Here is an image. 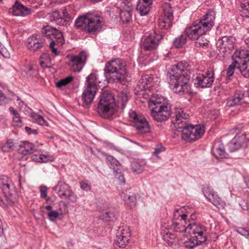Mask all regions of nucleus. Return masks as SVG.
Listing matches in <instances>:
<instances>
[{
    "mask_svg": "<svg viewBox=\"0 0 249 249\" xmlns=\"http://www.w3.org/2000/svg\"><path fill=\"white\" fill-rule=\"evenodd\" d=\"M188 118V114L185 113L182 108H177L171 118V123L177 131L181 132L183 140L187 142L197 140L203 135L204 126L200 124L189 125L186 122Z\"/></svg>",
    "mask_w": 249,
    "mask_h": 249,
    "instance_id": "obj_1",
    "label": "nucleus"
},
{
    "mask_svg": "<svg viewBox=\"0 0 249 249\" xmlns=\"http://www.w3.org/2000/svg\"><path fill=\"white\" fill-rule=\"evenodd\" d=\"M188 67L187 62L181 61L172 66L168 71L169 83L172 90L179 95L191 93L188 83L190 76L185 71Z\"/></svg>",
    "mask_w": 249,
    "mask_h": 249,
    "instance_id": "obj_2",
    "label": "nucleus"
},
{
    "mask_svg": "<svg viewBox=\"0 0 249 249\" xmlns=\"http://www.w3.org/2000/svg\"><path fill=\"white\" fill-rule=\"evenodd\" d=\"M215 18V12L211 10L203 16L201 19L195 21L192 26L185 30L188 38L196 40L210 31L214 25Z\"/></svg>",
    "mask_w": 249,
    "mask_h": 249,
    "instance_id": "obj_3",
    "label": "nucleus"
},
{
    "mask_svg": "<svg viewBox=\"0 0 249 249\" xmlns=\"http://www.w3.org/2000/svg\"><path fill=\"white\" fill-rule=\"evenodd\" d=\"M104 25L102 17L91 14H87L79 17L75 22V27L81 29L85 33L95 35L100 32Z\"/></svg>",
    "mask_w": 249,
    "mask_h": 249,
    "instance_id": "obj_4",
    "label": "nucleus"
},
{
    "mask_svg": "<svg viewBox=\"0 0 249 249\" xmlns=\"http://www.w3.org/2000/svg\"><path fill=\"white\" fill-rule=\"evenodd\" d=\"M42 32L44 35L43 36L41 37L37 35L28 39V47L29 49L33 51L40 50L45 45V37L50 39L51 41L57 40V42L59 43L62 42L64 38L63 34L60 31L49 26L44 27Z\"/></svg>",
    "mask_w": 249,
    "mask_h": 249,
    "instance_id": "obj_5",
    "label": "nucleus"
},
{
    "mask_svg": "<svg viewBox=\"0 0 249 249\" xmlns=\"http://www.w3.org/2000/svg\"><path fill=\"white\" fill-rule=\"evenodd\" d=\"M149 105L151 108V115L156 121L162 122L166 121L170 117L171 106L163 98H153L150 100Z\"/></svg>",
    "mask_w": 249,
    "mask_h": 249,
    "instance_id": "obj_6",
    "label": "nucleus"
},
{
    "mask_svg": "<svg viewBox=\"0 0 249 249\" xmlns=\"http://www.w3.org/2000/svg\"><path fill=\"white\" fill-rule=\"evenodd\" d=\"M127 67L125 60L116 58L108 61L104 69L105 73L114 74L109 79L110 82H119L124 78L127 74Z\"/></svg>",
    "mask_w": 249,
    "mask_h": 249,
    "instance_id": "obj_7",
    "label": "nucleus"
},
{
    "mask_svg": "<svg viewBox=\"0 0 249 249\" xmlns=\"http://www.w3.org/2000/svg\"><path fill=\"white\" fill-rule=\"evenodd\" d=\"M117 111L114 96L107 91H104L101 96L97 107V112L102 117L108 118Z\"/></svg>",
    "mask_w": 249,
    "mask_h": 249,
    "instance_id": "obj_8",
    "label": "nucleus"
},
{
    "mask_svg": "<svg viewBox=\"0 0 249 249\" xmlns=\"http://www.w3.org/2000/svg\"><path fill=\"white\" fill-rule=\"evenodd\" d=\"M187 226L188 227V232L189 233V236L196 235L198 232H201L202 235L198 237V241L196 242L194 241H188L187 242L185 237V234L183 235V237L181 238V240L184 244L185 246L189 249H192L195 247L201 244L202 243L205 242L207 239V232L206 228L203 225L199 224H196L195 222H190L189 221V224Z\"/></svg>",
    "mask_w": 249,
    "mask_h": 249,
    "instance_id": "obj_9",
    "label": "nucleus"
},
{
    "mask_svg": "<svg viewBox=\"0 0 249 249\" xmlns=\"http://www.w3.org/2000/svg\"><path fill=\"white\" fill-rule=\"evenodd\" d=\"M188 213L185 207L176 209L173 215V228L177 232L188 233V223L186 217Z\"/></svg>",
    "mask_w": 249,
    "mask_h": 249,
    "instance_id": "obj_10",
    "label": "nucleus"
},
{
    "mask_svg": "<svg viewBox=\"0 0 249 249\" xmlns=\"http://www.w3.org/2000/svg\"><path fill=\"white\" fill-rule=\"evenodd\" d=\"M96 81V76L93 73L87 78L86 87L82 95V100L85 106L91 104L94 98L97 90Z\"/></svg>",
    "mask_w": 249,
    "mask_h": 249,
    "instance_id": "obj_11",
    "label": "nucleus"
},
{
    "mask_svg": "<svg viewBox=\"0 0 249 249\" xmlns=\"http://www.w3.org/2000/svg\"><path fill=\"white\" fill-rule=\"evenodd\" d=\"M214 73L212 70H208L204 74L199 73L193 78L195 86L197 88H210L214 81Z\"/></svg>",
    "mask_w": 249,
    "mask_h": 249,
    "instance_id": "obj_12",
    "label": "nucleus"
},
{
    "mask_svg": "<svg viewBox=\"0 0 249 249\" xmlns=\"http://www.w3.org/2000/svg\"><path fill=\"white\" fill-rule=\"evenodd\" d=\"M128 114L130 121L134 122V125L139 133L144 134L150 131L149 124L143 116L138 115L135 111L129 112Z\"/></svg>",
    "mask_w": 249,
    "mask_h": 249,
    "instance_id": "obj_13",
    "label": "nucleus"
},
{
    "mask_svg": "<svg viewBox=\"0 0 249 249\" xmlns=\"http://www.w3.org/2000/svg\"><path fill=\"white\" fill-rule=\"evenodd\" d=\"M235 38L232 36H224L219 38L216 42V47L220 53L229 54L234 49Z\"/></svg>",
    "mask_w": 249,
    "mask_h": 249,
    "instance_id": "obj_14",
    "label": "nucleus"
},
{
    "mask_svg": "<svg viewBox=\"0 0 249 249\" xmlns=\"http://www.w3.org/2000/svg\"><path fill=\"white\" fill-rule=\"evenodd\" d=\"M87 57V54L84 52H81L77 55L71 56L68 65L71 71L73 72L80 71L86 64Z\"/></svg>",
    "mask_w": 249,
    "mask_h": 249,
    "instance_id": "obj_15",
    "label": "nucleus"
},
{
    "mask_svg": "<svg viewBox=\"0 0 249 249\" xmlns=\"http://www.w3.org/2000/svg\"><path fill=\"white\" fill-rule=\"evenodd\" d=\"M0 188L6 198H8L11 203H14L16 201V197L13 196L15 192L14 185L12 181L6 176H2L0 178Z\"/></svg>",
    "mask_w": 249,
    "mask_h": 249,
    "instance_id": "obj_16",
    "label": "nucleus"
},
{
    "mask_svg": "<svg viewBox=\"0 0 249 249\" xmlns=\"http://www.w3.org/2000/svg\"><path fill=\"white\" fill-rule=\"evenodd\" d=\"M162 36L155 32L150 33L144 37L142 42L141 48L144 51H152L156 49Z\"/></svg>",
    "mask_w": 249,
    "mask_h": 249,
    "instance_id": "obj_17",
    "label": "nucleus"
},
{
    "mask_svg": "<svg viewBox=\"0 0 249 249\" xmlns=\"http://www.w3.org/2000/svg\"><path fill=\"white\" fill-rule=\"evenodd\" d=\"M130 238V231L128 227L119 228L114 239L115 244L120 248H124L128 243Z\"/></svg>",
    "mask_w": 249,
    "mask_h": 249,
    "instance_id": "obj_18",
    "label": "nucleus"
},
{
    "mask_svg": "<svg viewBox=\"0 0 249 249\" xmlns=\"http://www.w3.org/2000/svg\"><path fill=\"white\" fill-rule=\"evenodd\" d=\"M158 82L159 83L158 78L156 77L154 78L150 75H146L142 77L137 85V88L138 90L141 91L146 90L152 86H158L159 85Z\"/></svg>",
    "mask_w": 249,
    "mask_h": 249,
    "instance_id": "obj_19",
    "label": "nucleus"
},
{
    "mask_svg": "<svg viewBox=\"0 0 249 249\" xmlns=\"http://www.w3.org/2000/svg\"><path fill=\"white\" fill-rule=\"evenodd\" d=\"M32 10L16 1L9 10V13L14 16L25 17L31 14Z\"/></svg>",
    "mask_w": 249,
    "mask_h": 249,
    "instance_id": "obj_20",
    "label": "nucleus"
},
{
    "mask_svg": "<svg viewBox=\"0 0 249 249\" xmlns=\"http://www.w3.org/2000/svg\"><path fill=\"white\" fill-rule=\"evenodd\" d=\"M205 196L215 206L218 208H223L225 206V202L219 197L217 194L213 191H210L208 188L204 190Z\"/></svg>",
    "mask_w": 249,
    "mask_h": 249,
    "instance_id": "obj_21",
    "label": "nucleus"
},
{
    "mask_svg": "<svg viewBox=\"0 0 249 249\" xmlns=\"http://www.w3.org/2000/svg\"><path fill=\"white\" fill-rule=\"evenodd\" d=\"M133 9L131 5H124L120 11V18L124 23L129 22L132 18Z\"/></svg>",
    "mask_w": 249,
    "mask_h": 249,
    "instance_id": "obj_22",
    "label": "nucleus"
},
{
    "mask_svg": "<svg viewBox=\"0 0 249 249\" xmlns=\"http://www.w3.org/2000/svg\"><path fill=\"white\" fill-rule=\"evenodd\" d=\"M247 103L244 94L241 92L235 93L233 96L229 98L226 103L227 107H233Z\"/></svg>",
    "mask_w": 249,
    "mask_h": 249,
    "instance_id": "obj_23",
    "label": "nucleus"
},
{
    "mask_svg": "<svg viewBox=\"0 0 249 249\" xmlns=\"http://www.w3.org/2000/svg\"><path fill=\"white\" fill-rule=\"evenodd\" d=\"M121 197L124 201V203L130 206V207L135 206L136 205L137 198V196L134 193L128 191H126L125 193H122Z\"/></svg>",
    "mask_w": 249,
    "mask_h": 249,
    "instance_id": "obj_24",
    "label": "nucleus"
},
{
    "mask_svg": "<svg viewBox=\"0 0 249 249\" xmlns=\"http://www.w3.org/2000/svg\"><path fill=\"white\" fill-rule=\"evenodd\" d=\"M53 190L57 192L59 196L64 198L66 195H67V193L71 190V188L65 182L59 181L57 184L54 187Z\"/></svg>",
    "mask_w": 249,
    "mask_h": 249,
    "instance_id": "obj_25",
    "label": "nucleus"
},
{
    "mask_svg": "<svg viewBox=\"0 0 249 249\" xmlns=\"http://www.w3.org/2000/svg\"><path fill=\"white\" fill-rule=\"evenodd\" d=\"M249 58V51L246 50H236L233 55V60H237L240 62V65L241 63L247 60Z\"/></svg>",
    "mask_w": 249,
    "mask_h": 249,
    "instance_id": "obj_26",
    "label": "nucleus"
},
{
    "mask_svg": "<svg viewBox=\"0 0 249 249\" xmlns=\"http://www.w3.org/2000/svg\"><path fill=\"white\" fill-rule=\"evenodd\" d=\"M212 152L217 159H225L228 157V154L225 151L223 144L215 145L212 149Z\"/></svg>",
    "mask_w": 249,
    "mask_h": 249,
    "instance_id": "obj_27",
    "label": "nucleus"
},
{
    "mask_svg": "<svg viewBox=\"0 0 249 249\" xmlns=\"http://www.w3.org/2000/svg\"><path fill=\"white\" fill-rule=\"evenodd\" d=\"M145 165L146 162L143 160H135L131 163V169L134 173L141 174L144 171Z\"/></svg>",
    "mask_w": 249,
    "mask_h": 249,
    "instance_id": "obj_28",
    "label": "nucleus"
},
{
    "mask_svg": "<svg viewBox=\"0 0 249 249\" xmlns=\"http://www.w3.org/2000/svg\"><path fill=\"white\" fill-rule=\"evenodd\" d=\"M152 3L139 0L136 9L141 16H145L149 12Z\"/></svg>",
    "mask_w": 249,
    "mask_h": 249,
    "instance_id": "obj_29",
    "label": "nucleus"
},
{
    "mask_svg": "<svg viewBox=\"0 0 249 249\" xmlns=\"http://www.w3.org/2000/svg\"><path fill=\"white\" fill-rule=\"evenodd\" d=\"M173 18L161 15L159 19V25L161 29H168L172 25Z\"/></svg>",
    "mask_w": 249,
    "mask_h": 249,
    "instance_id": "obj_30",
    "label": "nucleus"
},
{
    "mask_svg": "<svg viewBox=\"0 0 249 249\" xmlns=\"http://www.w3.org/2000/svg\"><path fill=\"white\" fill-rule=\"evenodd\" d=\"M51 21H53L56 24L64 26L66 25L69 21L67 18L62 17L59 12L55 11L52 14Z\"/></svg>",
    "mask_w": 249,
    "mask_h": 249,
    "instance_id": "obj_31",
    "label": "nucleus"
},
{
    "mask_svg": "<svg viewBox=\"0 0 249 249\" xmlns=\"http://www.w3.org/2000/svg\"><path fill=\"white\" fill-rule=\"evenodd\" d=\"M35 150L34 145L29 142H24L20 145L19 152L23 155L33 153Z\"/></svg>",
    "mask_w": 249,
    "mask_h": 249,
    "instance_id": "obj_32",
    "label": "nucleus"
},
{
    "mask_svg": "<svg viewBox=\"0 0 249 249\" xmlns=\"http://www.w3.org/2000/svg\"><path fill=\"white\" fill-rule=\"evenodd\" d=\"M241 75L245 78H249V58L243 62L242 64L238 65Z\"/></svg>",
    "mask_w": 249,
    "mask_h": 249,
    "instance_id": "obj_33",
    "label": "nucleus"
},
{
    "mask_svg": "<svg viewBox=\"0 0 249 249\" xmlns=\"http://www.w3.org/2000/svg\"><path fill=\"white\" fill-rule=\"evenodd\" d=\"M106 159L107 161L110 165V167L114 170V172L119 170V167L120 166L119 162L114 157L110 155H107Z\"/></svg>",
    "mask_w": 249,
    "mask_h": 249,
    "instance_id": "obj_34",
    "label": "nucleus"
},
{
    "mask_svg": "<svg viewBox=\"0 0 249 249\" xmlns=\"http://www.w3.org/2000/svg\"><path fill=\"white\" fill-rule=\"evenodd\" d=\"M186 34H182L176 38L174 41V45L178 48H181L186 42Z\"/></svg>",
    "mask_w": 249,
    "mask_h": 249,
    "instance_id": "obj_35",
    "label": "nucleus"
},
{
    "mask_svg": "<svg viewBox=\"0 0 249 249\" xmlns=\"http://www.w3.org/2000/svg\"><path fill=\"white\" fill-rule=\"evenodd\" d=\"M117 214V212H115L114 211L112 210H109L101 214L100 216V217L104 221L108 222L115 218Z\"/></svg>",
    "mask_w": 249,
    "mask_h": 249,
    "instance_id": "obj_36",
    "label": "nucleus"
},
{
    "mask_svg": "<svg viewBox=\"0 0 249 249\" xmlns=\"http://www.w3.org/2000/svg\"><path fill=\"white\" fill-rule=\"evenodd\" d=\"M31 117L33 121L41 125L48 126L47 122L40 115L36 113H32L31 114Z\"/></svg>",
    "mask_w": 249,
    "mask_h": 249,
    "instance_id": "obj_37",
    "label": "nucleus"
},
{
    "mask_svg": "<svg viewBox=\"0 0 249 249\" xmlns=\"http://www.w3.org/2000/svg\"><path fill=\"white\" fill-rule=\"evenodd\" d=\"M128 101V97L125 93L121 92L118 95V106H120L122 109L125 107L126 104Z\"/></svg>",
    "mask_w": 249,
    "mask_h": 249,
    "instance_id": "obj_38",
    "label": "nucleus"
},
{
    "mask_svg": "<svg viewBox=\"0 0 249 249\" xmlns=\"http://www.w3.org/2000/svg\"><path fill=\"white\" fill-rule=\"evenodd\" d=\"M162 8L163 13L161 15L173 18V10L170 3L167 2L163 3Z\"/></svg>",
    "mask_w": 249,
    "mask_h": 249,
    "instance_id": "obj_39",
    "label": "nucleus"
},
{
    "mask_svg": "<svg viewBox=\"0 0 249 249\" xmlns=\"http://www.w3.org/2000/svg\"><path fill=\"white\" fill-rule=\"evenodd\" d=\"M243 138L239 136H235L231 141L230 144L231 147L233 148L231 151H234L238 149L242 146V140Z\"/></svg>",
    "mask_w": 249,
    "mask_h": 249,
    "instance_id": "obj_40",
    "label": "nucleus"
},
{
    "mask_svg": "<svg viewBox=\"0 0 249 249\" xmlns=\"http://www.w3.org/2000/svg\"><path fill=\"white\" fill-rule=\"evenodd\" d=\"M241 15L249 18V0H244L241 3Z\"/></svg>",
    "mask_w": 249,
    "mask_h": 249,
    "instance_id": "obj_41",
    "label": "nucleus"
},
{
    "mask_svg": "<svg viewBox=\"0 0 249 249\" xmlns=\"http://www.w3.org/2000/svg\"><path fill=\"white\" fill-rule=\"evenodd\" d=\"M64 43V39L63 38V41L61 43H58L57 42V40H53L51 41L49 44V46L50 49H51V52L53 53L55 55H58L59 54V52L57 51V49L54 48V45L61 46Z\"/></svg>",
    "mask_w": 249,
    "mask_h": 249,
    "instance_id": "obj_42",
    "label": "nucleus"
},
{
    "mask_svg": "<svg viewBox=\"0 0 249 249\" xmlns=\"http://www.w3.org/2000/svg\"><path fill=\"white\" fill-rule=\"evenodd\" d=\"M240 62L237 60H234L231 64L227 70V74L228 76H231L234 73L235 68L238 69V65H240Z\"/></svg>",
    "mask_w": 249,
    "mask_h": 249,
    "instance_id": "obj_43",
    "label": "nucleus"
},
{
    "mask_svg": "<svg viewBox=\"0 0 249 249\" xmlns=\"http://www.w3.org/2000/svg\"><path fill=\"white\" fill-rule=\"evenodd\" d=\"M73 80L72 76H68L65 79H61L56 83L57 88H61L70 83Z\"/></svg>",
    "mask_w": 249,
    "mask_h": 249,
    "instance_id": "obj_44",
    "label": "nucleus"
},
{
    "mask_svg": "<svg viewBox=\"0 0 249 249\" xmlns=\"http://www.w3.org/2000/svg\"><path fill=\"white\" fill-rule=\"evenodd\" d=\"M197 41L196 42V46L197 47H204L208 45L209 43V40L204 37V36H200L198 38V39H196Z\"/></svg>",
    "mask_w": 249,
    "mask_h": 249,
    "instance_id": "obj_45",
    "label": "nucleus"
},
{
    "mask_svg": "<svg viewBox=\"0 0 249 249\" xmlns=\"http://www.w3.org/2000/svg\"><path fill=\"white\" fill-rule=\"evenodd\" d=\"M63 199H68L71 202H75L77 201V196L74 192L71 189Z\"/></svg>",
    "mask_w": 249,
    "mask_h": 249,
    "instance_id": "obj_46",
    "label": "nucleus"
},
{
    "mask_svg": "<svg viewBox=\"0 0 249 249\" xmlns=\"http://www.w3.org/2000/svg\"><path fill=\"white\" fill-rule=\"evenodd\" d=\"M202 235V233L201 232H198L197 233H196V235H190L189 236L187 234H185V237L186 238V241H194L195 242H196V241H198L197 239H198V237L201 236Z\"/></svg>",
    "mask_w": 249,
    "mask_h": 249,
    "instance_id": "obj_47",
    "label": "nucleus"
},
{
    "mask_svg": "<svg viewBox=\"0 0 249 249\" xmlns=\"http://www.w3.org/2000/svg\"><path fill=\"white\" fill-rule=\"evenodd\" d=\"M50 58L47 53H43L40 57V64L42 67L45 66V64L49 62Z\"/></svg>",
    "mask_w": 249,
    "mask_h": 249,
    "instance_id": "obj_48",
    "label": "nucleus"
},
{
    "mask_svg": "<svg viewBox=\"0 0 249 249\" xmlns=\"http://www.w3.org/2000/svg\"><path fill=\"white\" fill-rule=\"evenodd\" d=\"M71 7L70 6H68L63 9L62 11V16H61L67 18L68 21H70L72 18L71 16L69 13L71 11Z\"/></svg>",
    "mask_w": 249,
    "mask_h": 249,
    "instance_id": "obj_49",
    "label": "nucleus"
},
{
    "mask_svg": "<svg viewBox=\"0 0 249 249\" xmlns=\"http://www.w3.org/2000/svg\"><path fill=\"white\" fill-rule=\"evenodd\" d=\"M13 124L15 126L20 127L22 125V120L18 113L13 117Z\"/></svg>",
    "mask_w": 249,
    "mask_h": 249,
    "instance_id": "obj_50",
    "label": "nucleus"
},
{
    "mask_svg": "<svg viewBox=\"0 0 249 249\" xmlns=\"http://www.w3.org/2000/svg\"><path fill=\"white\" fill-rule=\"evenodd\" d=\"M59 213L56 211L51 210L48 214V217L51 221H54L59 216Z\"/></svg>",
    "mask_w": 249,
    "mask_h": 249,
    "instance_id": "obj_51",
    "label": "nucleus"
},
{
    "mask_svg": "<svg viewBox=\"0 0 249 249\" xmlns=\"http://www.w3.org/2000/svg\"><path fill=\"white\" fill-rule=\"evenodd\" d=\"M80 188L86 192L91 191V186L87 181H80L79 182Z\"/></svg>",
    "mask_w": 249,
    "mask_h": 249,
    "instance_id": "obj_52",
    "label": "nucleus"
},
{
    "mask_svg": "<svg viewBox=\"0 0 249 249\" xmlns=\"http://www.w3.org/2000/svg\"><path fill=\"white\" fill-rule=\"evenodd\" d=\"M12 99L13 100H16L17 104H18L20 110L23 109L24 107L26 105L23 101H22L19 97L15 95H13V97Z\"/></svg>",
    "mask_w": 249,
    "mask_h": 249,
    "instance_id": "obj_53",
    "label": "nucleus"
},
{
    "mask_svg": "<svg viewBox=\"0 0 249 249\" xmlns=\"http://www.w3.org/2000/svg\"><path fill=\"white\" fill-rule=\"evenodd\" d=\"M236 231L241 235L245 236L247 238H249V231L246 229L241 227H238L236 229Z\"/></svg>",
    "mask_w": 249,
    "mask_h": 249,
    "instance_id": "obj_54",
    "label": "nucleus"
},
{
    "mask_svg": "<svg viewBox=\"0 0 249 249\" xmlns=\"http://www.w3.org/2000/svg\"><path fill=\"white\" fill-rule=\"evenodd\" d=\"M10 100L0 91V105H4L9 103Z\"/></svg>",
    "mask_w": 249,
    "mask_h": 249,
    "instance_id": "obj_55",
    "label": "nucleus"
},
{
    "mask_svg": "<svg viewBox=\"0 0 249 249\" xmlns=\"http://www.w3.org/2000/svg\"><path fill=\"white\" fill-rule=\"evenodd\" d=\"M165 150V148L161 146H157L155 149L154 151L153 152V155L155 156L157 158H159V154L161 152H163Z\"/></svg>",
    "mask_w": 249,
    "mask_h": 249,
    "instance_id": "obj_56",
    "label": "nucleus"
},
{
    "mask_svg": "<svg viewBox=\"0 0 249 249\" xmlns=\"http://www.w3.org/2000/svg\"><path fill=\"white\" fill-rule=\"evenodd\" d=\"M47 188L45 186H41L40 187V196L42 198H46Z\"/></svg>",
    "mask_w": 249,
    "mask_h": 249,
    "instance_id": "obj_57",
    "label": "nucleus"
},
{
    "mask_svg": "<svg viewBox=\"0 0 249 249\" xmlns=\"http://www.w3.org/2000/svg\"><path fill=\"white\" fill-rule=\"evenodd\" d=\"M186 211L188 213V216L187 217H186V221L187 222L188 224H189V221H190L191 223L192 222H195V220L196 219V216L195 213H190L187 210Z\"/></svg>",
    "mask_w": 249,
    "mask_h": 249,
    "instance_id": "obj_58",
    "label": "nucleus"
},
{
    "mask_svg": "<svg viewBox=\"0 0 249 249\" xmlns=\"http://www.w3.org/2000/svg\"><path fill=\"white\" fill-rule=\"evenodd\" d=\"M37 160L39 162H45L49 160V157L47 155L41 154Z\"/></svg>",
    "mask_w": 249,
    "mask_h": 249,
    "instance_id": "obj_59",
    "label": "nucleus"
},
{
    "mask_svg": "<svg viewBox=\"0 0 249 249\" xmlns=\"http://www.w3.org/2000/svg\"><path fill=\"white\" fill-rule=\"evenodd\" d=\"M25 130L28 134H33L34 135H36L38 133V130L37 129H32L28 126H26Z\"/></svg>",
    "mask_w": 249,
    "mask_h": 249,
    "instance_id": "obj_60",
    "label": "nucleus"
},
{
    "mask_svg": "<svg viewBox=\"0 0 249 249\" xmlns=\"http://www.w3.org/2000/svg\"><path fill=\"white\" fill-rule=\"evenodd\" d=\"M6 144L7 145V146L10 148V149L11 150H13L15 148V142L13 140H10L7 141V142L6 143Z\"/></svg>",
    "mask_w": 249,
    "mask_h": 249,
    "instance_id": "obj_61",
    "label": "nucleus"
},
{
    "mask_svg": "<svg viewBox=\"0 0 249 249\" xmlns=\"http://www.w3.org/2000/svg\"><path fill=\"white\" fill-rule=\"evenodd\" d=\"M22 112H24L26 114H30L32 113V109L31 108L28 107L26 105L24 107L23 109L21 110Z\"/></svg>",
    "mask_w": 249,
    "mask_h": 249,
    "instance_id": "obj_62",
    "label": "nucleus"
},
{
    "mask_svg": "<svg viewBox=\"0 0 249 249\" xmlns=\"http://www.w3.org/2000/svg\"><path fill=\"white\" fill-rule=\"evenodd\" d=\"M117 178H118V179L119 180V182L120 183H125L124 178V176H123L121 174H119L118 175Z\"/></svg>",
    "mask_w": 249,
    "mask_h": 249,
    "instance_id": "obj_63",
    "label": "nucleus"
},
{
    "mask_svg": "<svg viewBox=\"0 0 249 249\" xmlns=\"http://www.w3.org/2000/svg\"><path fill=\"white\" fill-rule=\"evenodd\" d=\"M1 150L4 152H9L11 150L6 143L2 146Z\"/></svg>",
    "mask_w": 249,
    "mask_h": 249,
    "instance_id": "obj_64",
    "label": "nucleus"
}]
</instances>
